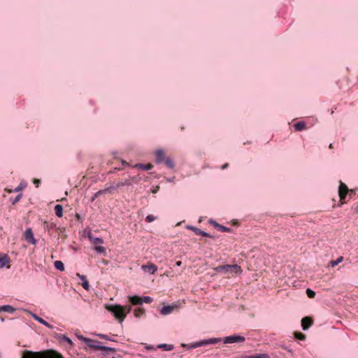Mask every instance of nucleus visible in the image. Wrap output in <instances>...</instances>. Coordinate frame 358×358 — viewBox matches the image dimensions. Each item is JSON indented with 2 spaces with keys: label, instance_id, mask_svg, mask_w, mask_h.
<instances>
[{
  "label": "nucleus",
  "instance_id": "44",
  "mask_svg": "<svg viewBox=\"0 0 358 358\" xmlns=\"http://www.w3.org/2000/svg\"><path fill=\"white\" fill-rule=\"evenodd\" d=\"M77 337L80 341H83L85 344H86V341L90 339L89 338H86V337L83 336V335H77Z\"/></svg>",
  "mask_w": 358,
  "mask_h": 358
},
{
  "label": "nucleus",
  "instance_id": "41",
  "mask_svg": "<svg viewBox=\"0 0 358 358\" xmlns=\"http://www.w3.org/2000/svg\"><path fill=\"white\" fill-rule=\"evenodd\" d=\"M254 358H270L266 353L254 355Z\"/></svg>",
  "mask_w": 358,
  "mask_h": 358
},
{
  "label": "nucleus",
  "instance_id": "39",
  "mask_svg": "<svg viewBox=\"0 0 358 358\" xmlns=\"http://www.w3.org/2000/svg\"><path fill=\"white\" fill-rule=\"evenodd\" d=\"M102 194H103L102 189L99 190L95 194H94V195L92 197L91 201H94L97 197H99V196H101Z\"/></svg>",
  "mask_w": 358,
  "mask_h": 358
},
{
  "label": "nucleus",
  "instance_id": "11",
  "mask_svg": "<svg viewBox=\"0 0 358 358\" xmlns=\"http://www.w3.org/2000/svg\"><path fill=\"white\" fill-rule=\"evenodd\" d=\"M313 321L310 317H304L301 320V327L303 330L306 331L313 324Z\"/></svg>",
  "mask_w": 358,
  "mask_h": 358
},
{
  "label": "nucleus",
  "instance_id": "37",
  "mask_svg": "<svg viewBox=\"0 0 358 358\" xmlns=\"http://www.w3.org/2000/svg\"><path fill=\"white\" fill-rule=\"evenodd\" d=\"M100 338L106 339L110 341H115V340L110 338L108 335L103 334H96Z\"/></svg>",
  "mask_w": 358,
  "mask_h": 358
},
{
  "label": "nucleus",
  "instance_id": "34",
  "mask_svg": "<svg viewBox=\"0 0 358 358\" xmlns=\"http://www.w3.org/2000/svg\"><path fill=\"white\" fill-rule=\"evenodd\" d=\"M343 260V257H339L336 260H333L330 262V264L331 266H335L338 265L340 262H341Z\"/></svg>",
  "mask_w": 358,
  "mask_h": 358
},
{
  "label": "nucleus",
  "instance_id": "24",
  "mask_svg": "<svg viewBox=\"0 0 358 358\" xmlns=\"http://www.w3.org/2000/svg\"><path fill=\"white\" fill-rule=\"evenodd\" d=\"M56 337L58 339L61 340V341H66L70 345H73V343L71 341V339L70 338H69L68 336H66V335H64V334H57Z\"/></svg>",
  "mask_w": 358,
  "mask_h": 358
},
{
  "label": "nucleus",
  "instance_id": "55",
  "mask_svg": "<svg viewBox=\"0 0 358 358\" xmlns=\"http://www.w3.org/2000/svg\"><path fill=\"white\" fill-rule=\"evenodd\" d=\"M135 178H136V177H135V176H134V177H131V180H134Z\"/></svg>",
  "mask_w": 358,
  "mask_h": 358
},
{
  "label": "nucleus",
  "instance_id": "20",
  "mask_svg": "<svg viewBox=\"0 0 358 358\" xmlns=\"http://www.w3.org/2000/svg\"><path fill=\"white\" fill-rule=\"evenodd\" d=\"M15 310V308L10 305H3L0 306V312L3 311L9 313H13Z\"/></svg>",
  "mask_w": 358,
  "mask_h": 358
},
{
  "label": "nucleus",
  "instance_id": "42",
  "mask_svg": "<svg viewBox=\"0 0 358 358\" xmlns=\"http://www.w3.org/2000/svg\"><path fill=\"white\" fill-rule=\"evenodd\" d=\"M197 343H198L199 347H201V346L208 345V339L201 340L199 341H197Z\"/></svg>",
  "mask_w": 358,
  "mask_h": 358
},
{
  "label": "nucleus",
  "instance_id": "52",
  "mask_svg": "<svg viewBox=\"0 0 358 358\" xmlns=\"http://www.w3.org/2000/svg\"><path fill=\"white\" fill-rule=\"evenodd\" d=\"M159 189V187H157V189H154V190L152 191L153 193H155L157 192V190Z\"/></svg>",
  "mask_w": 358,
  "mask_h": 358
},
{
  "label": "nucleus",
  "instance_id": "23",
  "mask_svg": "<svg viewBox=\"0 0 358 358\" xmlns=\"http://www.w3.org/2000/svg\"><path fill=\"white\" fill-rule=\"evenodd\" d=\"M55 213L57 217H62L63 216V206L60 204H57L55 208Z\"/></svg>",
  "mask_w": 358,
  "mask_h": 358
},
{
  "label": "nucleus",
  "instance_id": "2",
  "mask_svg": "<svg viewBox=\"0 0 358 358\" xmlns=\"http://www.w3.org/2000/svg\"><path fill=\"white\" fill-rule=\"evenodd\" d=\"M21 358H64L62 354L57 351L49 349L42 351H31L25 350L22 352Z\"/></svg>",
  "mask_w": 358,
  "mask_h": 358
},
{
  "label": "nucleus",
  "instance_id": "12",
  "mask_svg": "<svg viewBox=\"0 0 358 358\" xmlns=\"http://www.w3.org/2000/svg\"><path fill=\"white\" fill-rule=\"evenodd\" d=\"M156 158H155V162L157 164H161L164 162V159H166L165 153L163 150L159 149L155 152Z\"/></svg>",
  "mask_w": 358,
  "mask_h": 358
},
{
  "label": "nucleus",
  "instance_id": "47",
  "mask_svg": "<svg viewBox=\"0 0 358 358\" xmlns=\"http://www.w3.org/2000/svg\"><path fill=\"white\" fill-rule=\"evenodd\" d=\"M174 178H175L174 177L168 178H166V181L169 182H173Z\"/></svg>",
  "mask_w": 358,
  "mask_h": 358
},
{
  "label": "nucleus",
  "instance_id": "29",
  "mask_svg": "<svg viewBox=\"0 0 358 358\" xmlns=\"http://www.w3.org/2000/svg\"><path fill=\"white\" fill-rule=\"evenodd\" d=\"M144 314L145 310L141 308H135L134 310V315L136 318H140Z\"/></svg>",
  "mask_w": 358,
  "mask_h": 358
},
{
  "label": "nucleus",
  "instance_id": "8",
  "mask_svg": "<svg viewBox=\"0 0 358 358\" xmlns=\"http://www.w3.org/2000/svg\"><path fill=\"white\" fill-rule=\"evenodd\" d=\"M349 192L348 187L345 184L340 181V185L338 187V194L341 201H345L347 194Z\"/></svg>",
  "mask_w": 358,
  "mask_h": 358
},
{
  "label": "nucleus",
  "instance_id": "28",
  "mask_svg": "<svg viewBox=\"0 0 358 358\" xmlns=\"http://www.w3.org/2000/svg\"><path fill=\"white\" fill-rule=\"evenodd\" d=\"M94 250L96 251L97 254L106 255V248L101 245H95Z\"/></svg>",
  "mask_w": 358,
  "mask_h": 358
},
{
  "label": "nucleus",
  "instance_id": "43",
  "mask_svg": "<svg viewBox=\"0 0 358 358\" xmlns=\"http://www.w3.org/2000/svg\"><path fill=\"white\" fill-rule=\"evenodd\" d=\"M199 348L197 341L191 343L189 344V348H188L189 349H193V348Z\"/></svg>",
  "mask_w": 358,
  "mask_h": 358
},
{
  "label": "nucleus",
  "instance_id": "35",
  "mask_svg": "<svg viewBox=\"0 0 358 358\" xmlns=\"http://www.w3.org/2000/svg\"><path fill=\"white\" fill-rule=\"evenodd\" d=\"M208 345L210 344H216L221 341L220 338H211L208 339Z\"/></svg>",
  "mask_w": 358,
  "mask_h": 358
},
{
  "label": "nucleus",
  "instance_id": "3",
  "mask_svg": "<svg viewBox=\"0 0 358 358\" xmlns=\"http://www.w3.org/2000/svg\"><path fill=\"white\" fill-rule=\"evenodd\" d=\"M215 270L217 272H222L224 273H238L241 271V268L238 264H225L217 266L215 268Z\"/></svg>",
  "mask_w": 358,
  "mask_h": 358
},
{
  "label": "nucleus",
  "instance_id": "54",
  "mask_svg": "<svg viewBox=\"0 0 358 358\" xmlns=\"http://www.w3.org/2000/svg\"><path fill=\"white\" fill-rule=\"evenodd\" d=\"M329 148H333V146H332V143H331V144L329 145Z\"/></svg>",
  "mask_w": 358,
  "mask_h": 358
},
{
  "label": "nucleus",
  "instance_id": "7",
  "mask_svg": "<svg viewBox=\"0 0 358 358\" xmlns=\"http://www.w3.org/2000/svg\"><path fill=\"white\" fill-rule=\"evenodd\" d=\"M86 345L94 350H101V342L97 340L90 338L86 341Z\"/></svg>",
  "mask_w": 358,
  "mask_h": 358
},
{
  "label": "nucleus",
  "instance_id": "16",
  "mask_svg": "<svg viewBox=\"0 0 358 358\" xmlns=\"http://www.w3.org/2000/svg\"><path fill=\"white\" fill-rule=\"evenodd\" d=\"M77 276L82 280V286L85 290L90 289V284L87 280V278L85 275H81L80 273H77Z\"/></svg>",
  "mask_w": 358,
  "mask_h": 358
},
{
  "label": "nucleus",
  "instance_id": "19",
  "mask_svg": "<svg viewBox=\"0 0 358 358\" xmlns=\"http://www.w3.org/2000/svg\"><path fill=\"white\" fill-rule=\"evenodd\" d=\"M118 189L117 187V184L111 185L104 189H102L103 194H113L115 190Z\"/></svg>",
  "mask_w": 358,
  "mask_h": 358
},
{
  "label": "nucleus",
  "instance_id": "51",
  "mask_svg": "<svg viewBox=\"0 0 358 358\" xmlns=\"http://www.w3.org/2000/svg\"><path fill=\"white\" fill-rule=\"evenodd\" d=\"M112 358H121V356L120 355H117L116 356L113 357Z\"/></svg>",
  "mask_w": 358,
  "mask_h": 358
},
{
  "label": "nucleus",
  "instance_id": "31",
  "mask_svg": "<svg viewBox=\"0 0 358 358\" xmlns=\"http://www.w3.org/2000/svg\"><path fill=\"white\" fill-rule=\"evenodd\" d=\"M131 185V182L129 179H126L124 181H120L117 183V188L122 187L123 186H130Z\"/></svg>",
  "mask_w": 358,
  "mask_h": 358
},
{
  "label": "nucleus",
  "instance_id": "18",
  "mask_svg": "<svg viewBox=\"0 0 358 358\" xmlns=\"http://www.w3.org/2000/svg\"><path fill=\"white\" fill-rule=\"evenodd\" d=\"M144 269H148V271L152 274L155 273L157 271V266L152 263H149L146 266H143Z\"/></svg>",
  "mask_w": 358,
  "mask_h": 358
},
{
  "label": "nucleus",
  "instance_id": "53",
  "mask_svg": "<svg viewBox=\"0 0 358 358\" xmlns=\"http://www.w3.org/2000/svg\"><path fill=\"white\" fill-rule=\"evenodd\" d=\"M159 189V187H157V189H154V190L152 191L153 193H155L157 192V190Z\"/></svg>",
  "mask_w": 358,
  "mask_h": 358
},
{
  "label": "nucleus",
  "instance_id": "21",
  "mask_svg": "<svg viewBox=\"0 0 358 358\" xmlns=\"http://www.w3.org/2000/svg\"><path fill=\"white\" fill-rule=\"evenodd\" d=\"M10 262V258L7 255H3L0 257V268H3Z\"/></svg>",
  "mask_w": 358,
  "mask_h": 358
},
{
  "label": "nucleus",
  "instance_id": "38",
  "mask_svg": "<svg viewBox=\"0 0 358 358\" xmlns=\"http://www.w3.org/2000/svg\"><path fill=\"white\" fill-rule=\"evenodd\" d=\"M21 198H22V194H17L15 198H11L10 201H11L12 204H15L16 203H17Z\"/></svg>",
  "mask_w": 358,
  "mask_h": 358
},
{
  "label": "nucleus",
  "instance_id": "40",
  "mask_svg": "<svg viewBox=\"0 0 358 358\" xmlns=\"http://www.w3.org/2000/svg\"><path fill=\"white\" fill-rule=\"evenodd\" d=\"M157 219V217H155L154 215H148L146 216L145 217V221L147 222H153L154 220H155Z\"/></svg>",
  "mask_w": 358,
  "mask_h": 358
},
{
  "label": "nucleus",
  "instance_id": "46",
  "mask_svg": "<svg viewBox=\"0 0 358 358\" xmlns=\"http://www.w3.org/2000/svg\"><path fill=\"white\" fill-rule=\"evenodd\" d=\"M228 166H229V164H228V163H225L224 164H223V165L222 166V167H221V168H222V169H227Z\"/></svg>",
  "mask_w": 358,
  "mask_h": 358
},
{
  "label": "nucleus",
  "instance_id": "22",
  "mask_svg": "<svg viewBox=\"0 0 358 358\" xmlns=\"http://www.w3.org/2000/svg\"><path fill=\"white\" fill-rule=\"evenodd\" d=\"M294 129L297 131H301L306 128V123L303 121L297 122L294 124Z\"/></svg>",
  "mask_w": 358,
  "mask_h": 358
},
{
  "label": "nucleus",
  "instance_id": "25",
  "mask_svg": "<svg viewBox=\"0 0 358 358\" xmlns=\"http://www.w3.org/2000/svg\"><path fill=\"white\" fill-rule=\"evenodd\" d=\"M101 351V355L103 356H107L108 352H115L116 349L115 348L102 345Z\"/></svg>",
  "mask_w": 358,
  "mask_h": 358
},
{
  "label": "nucleus",
  "instance_id": "15",
  "mask_svg": "<svg viewBox=\"0 0 358 358\" xmlns=\"http://www.w3.org/2000/svg\"><path fill=\"white\" fill-rule=\"evenodd\" d=\"M129 301L134 306L142 305L141 296L138 295L129 296Z\"/></svg>",
  "mask_w": 358,
  "mask_h": 358
},
{
  "label": "nucleus",
  "instance_id": "36",
  "mask_svg": "<svg viewBox=\"0 0 358 358\" xmlns=\"http://www.w3.org/2000/svg\"><path fill=\"white\" fill-rule=\"evenodd\" d=\"M295 338L300 341H304L306 339V336L301 332H296Z\"/></svg>",
  "mask_w": 358,
  "mask_h": 358
},
{
  "label": "nucleus",
  "instance_id": "45",
  "mask_svg": "<svg viewBox=\"0 0 358 358\" xmlns=\"http://www.w3.org/2000/svg\"><path fill=\"white\" fill-rule=\"evenodd\" d=\"M23 188L22 185L20 184L19 186H17L15 189L14 192H19Z\"/></svg>",
  "mask_w": 358,
  "mask_h": 358
},
{
  "label": "nucleus",
  "instance_id": "13",
  "mask_svg": "<svg viewBox=\"0 0 358 358\" xmlns=\"http://www.w3.org/2000/svg\"><path fill=\"white\" fill-rule=\"evenodd\" d=\"M176 308V305H167V306H163L161 309H160V313L162 315H169L171 314L173 310Z\"/></svg>",
  "mask_w": 358,
  "mask_h": 358
},
{
  "label": "nucleus",
  "instance_id": "33",
  "mask_svg": "<svg viewBox=\"0 0 358 358\" xmlns=\"http://www.w3.org/2000/svg\"><path fill=\"white\" fill-rule=\"evenodd\" d=\"M141 300H142V303H150L153 301L152 298L149 296H141Z\"/></svg>",
  "mask_w": 358,
  "mask_h": 358
},
{
  "label": "nucleus",
  "instance_id": "14",
  "mask_svg": "<svg viewBox=\"0 0 358 358\" xmlns=\"http://www.w3.org/2000/svg\"><path fill=\"white\" fill-rule=\"evenodd\" d=\"M88 238L90 243L94 246L103 243V240L101 238L93 236L91 232L89 233Z\"/></svg>",
  "mask_w": 358,
  "mask_h": 358
},
{
  "label": "nucleus",
  "instance_id": "26",
  "mask_svg": "<svg viewBox=\"0 0 358 358\" xmlns=\"http://www.w3.org/2000/svg\"><path fill=\"white\" fill-rule=\"evenodd\" d=\"M54 266L57 270L59 271H63L65 269L64 263L59 260L55 261L54 262Z\"/></svg>",
  "mask_w": 358,
  "mask_h": 358
},
{
  "label": "nucleus",
  "instance_id": "1",
  "mask_svg": "<svg viewBox=\"0 0 358 358\" xmlns=\"http://www.w3.org/2000/svg\"><path fill=\"white\" fill-rule=\"evenodd\" d=\"M106 309L111 313L119 321L120 324H122L127 315L131 311V306H123L120 304L115 303L106 305Z\"/></svg>",
  "mask_w": 358,
  "mask_h": 358
},
{
  "label": "nucleus",
  "instance_id": "9",
  "mask_svg": "<svg viewBox=\"0 0 358 358\" xmlns=\"http://www.w3.org/2000/svg\"><path fill=\"white\" fill-rule=\"evenodd\" d=\"M24 238L29 243L32 245L36 244L37 241L34 238V233L31 229L28 228L25 230Z\"/></svg>",
  "mask_w": 358,
  "mask_h": 358
},
{
  "label": "nucleus",
  "instance_id": "50",
  "mask_svg": "<svg viewBox=\"0 0 358 358\" xmlns=\"http://www.w3.org/2000/svg\"><path fill=\"white\" fill-rule=\"evenodd\" d=\"M181 264H182V262H180V261L176 262V265L178 266H181Z\"/></svg>",
  "mask_w": 358,
  "mask_h": 358
},
{
  "label": "nucleus",
  "instance_id": "6",
  "mask_svg": "<svg viewBox=\"0 0 358 358\" xmlns=\"http://www.w3.org/2000/svg\"><path fill=\"white\" fill-rule=\"evenodd\" d=\"M208 223L222 232H231L232 231L231 228L222 225L213 219L209 220Z\"/></svg>",
  "mask_w": 358,
  "mask_h": 358
},
{
  "label": "nucleus",
  "instance_id": "27",
  "mask_svg": "<svg viewBox=\"0 0 358 358\" xmlns=\"http://www.w3.org/2000/svg\"><path fill=\"white\" fill-rule=\"evenodd\" d=\"M165 165L170 169H173L175 167V164L173 161L169 157H166L164 161Z\"/></svg>",
  "mask_w": 358,
  "mask_h": 358
},
{
  "label": "nucleus",
  "instance_id": "49",
  "mask_svg": "<svg viewBox=\"0 0 358 358\" xmlns=\"http://www.w3.org/2000/svg\"><path fill=\"white\" fill-rule=\"evenodd\" d=\"M242 358H254V355H245Z\"/></svg>",
  "mask_w": 358,
  "mask_h": 358
},
{
  "label": "nucleus",
  "instance_id": "10",
  "mask_svg": "<svg viewBox=\"0 0 358 358\" xmlns=\"http://www.w3.org/2000/svg\"><path fill=\"white\" fill-rule=\"evenodd\" d=\"M30 314L32 316V317L36 320L38 322H39L40 324L47 327L48 328L50 329H52L54 328V327L50 324V323H48L47 321H45V320H43L42 317H39L38 315H37L35 313H31L30 312Z\"/></svg>",
  "mask_w": 358,
  "mask_h": 358
},
{
  "label": "nucleus",
  "instance_id": "48",
  "mask_svg": "<svg viewBox=\"0 0 358 358\" xmlns=\"http://www.w3.org/2000/svg\"><path fill=\"white\" fill-rule=\"evenodd\" d=\"M41 182V180L39 179H34V183L38 185Z\"/></svg>",
  "mask_w": 358,
  "mask_h": 358
},
{
  "label": "nucleus",
  "instance_id": "5",
  "mask_svg": "<svg viewBox=\"0 0 358 358\" xmlns=\"http://www.w3.org/2000/svg\"><path fill=\"white\" fill-rule=\"evenodd\" d=\"M186 228L194 231L196 235H200V236H202L204 237H208V238H213V239L217 238V236L212 235V234H210L208 232H206L204 231H202L199 228H197V227L192 226V225H187L186 227Z\"/></svg>",
  "mask_w": 358,
  "mask_h": 358
},
{
  "label": "nucleus",
  "instance_id": "17",
  "mask_svg": "<svg viewBox=\"0 0 358 358\" xmlns=\"http://www.w3.org/2000/svg\"><path fill=\"white\" fill-rule=\"evenodd\" d=\"M135 168H140L142 170H144V171H149V170H151L152 168H153V165L152 164H141V163H138V164H136L135 166H134Z\"/></svg>",
  "mask_w": 358,
  "mask_h": 358
},
{
  "label": "nucleus",
  "instance_id": "30",
  "mask_svg": "<svg viewBox=\"0 0 358 358\" xmlns=\"http://www.w3.org/2000/svg\"><path fill=\"white\" fill-rule=\"evenodd\" d=\"M158 347L159 348L163 349L165 351H170L173 349V345H172V344L163 343V344H160Z\"/></svg>",
  "mask_w": 358,
  "mask_h": 358
},
{
  "label": "nucleus",
  "instance_id": "32",
  "mask_svg": "<svg viewBox=\"0 0 358 358\" xmlns=\"http://www.w3.org/2000/svg\"><path fill=\"white\" fill-rule=\"evenodd\" d=\"M306 292L307 296L310 299H313L315 296V294H316L315 292L312 290L310 288H307Z\"/></svg>",
  "mask_w": 358,
  "mask_h": 358
},
{
  "label": "nucleus",
  "instance_id": "4",
  "mask_svg": "<svg viewBox=\"0 0 358 358\" xmlns=\"http://www.w3.org/2000/svg\"><path fill=\"white\" fill-rule=\"evenodd\" d=\"M245 341V338L244 336L238 334H233L229 336H226L223 338V342L225 344L243 343Z\"/></svg>",
  "mask_w": 358,
  "mask_h": 358
}]
</instances>
